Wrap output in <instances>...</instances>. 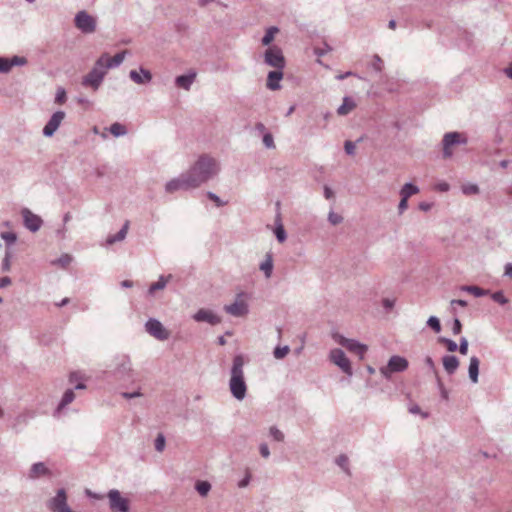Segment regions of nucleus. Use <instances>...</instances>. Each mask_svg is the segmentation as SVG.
<instances>
[{
	"instance_id": "nucleus-53",
	"label": "nucleus",
	"mask_w": 512,
	"mask_h": 512,
	"mask_svg": "<svg viewBox=\"0 0 512 512\" xmlns=\"http://www.w3.org/2000/svg\"><path fill=\"white\" fill-rule=\"evenodd\" d=\"M468 347H469V343H468V340L465 338V337H462L460 339V344L458 346V349L459 352L462 354V355H466L468 353Z\"/></svg>"
},
{
	"instance_id": "nucleus-11",
	"label": "nucleus",
	"mask_w": 512,
	"mask_h": 512,
	"mask_svg": "<svg viewBox=\"0 0 512 512\" xmlns=\"http://www.w3.org/2000/svg\"><path fill=\"white\" fill-rule=\"evenodd\" d=\"M329 359L333 364L338 366L343 373L347 374L348 376L353 375L351 362L346 357L343 350L338 348L331 350L329 354Z\"/></svg>"
},
{
	"instance_id": "nucleus-2",
	"label": "nucleus",
	"mask_w": 512,
	"mask_h": 512,
	"mask_svg": "<svg viewBox=\"0 0 512 512\" xmlns=\"http://www.w3.org/2000/svg\"><path fill=\"white\" fill-rule=\"evenodd\" d=\"M244 365L245 359L243 355L239 354L234 356L230 371L231 377L229 380V389L232 396L240 401L246 397L247 393V385L244 379L243 370Z\"/></svg>"
},
{
	"instance_id": "nucleus-36",
	"label": "nucleus",
	"mask_w": 512,
	"mask_h": 512,
	"mask_svg": "<svg viewBox=\"0 0 512 512\" xmlns=\"http://www.w3.org/2000/svg\"><path fill=\"white\" fill-rule=\"evenodd\" d=\"M195 489L201 496L205 497L211 490V484L208 481H197Z\"/></svg>"
},
{
	"instance_id": "nucleus-28",
	"label": "nucleus",
	"mask_w": 512,
	"mask_h": 512,
	"mask_svg": "<svg viewBox=\"0 0 512 512\" xmlns=\"http://www.w3.org/2000/svg\"><path fill=\"white\" fill-rule=\"evenodd\" d=\"M259 269L263 271L266 278H270L273 271V257L271 253H267L265 260L260 264Z\"/></svg>"
},
{
	"instance_id": "nucleus-42",
	"label": "nucleus",
	"mask_w": 512,
	"mask_h": 512,
	"mask_svg": "<svg viewBox=\"0 0 512 512\" xmlns=\"http://www.w3.org/2000/svg\"><path fill=\"white\" fill-rule=\"evenodd\" d=\"M11 257H12L11 250L10 249H6L5 256H4L3 261H2V271L3 272L10 271V268H11Z\"/></svg>"
},
{
	"instance_id": "nucleus-49",
	"label": "nucleus",
	"mask_w": 512,
	"mask_h": 512,
	"mask_svg": "<svg viewBox=\"0 0 512 512\" xmlns=\"http://www.w3.org/2000/svg\"><path fill=\"white\" fill-rule=\"evenodd\" d=\"M437 387L439 389V392H440V395H441V398L445 401H447L449 399V392L448 390L445 388L442 380L440 379L439 376H437Z\"/></svg>"
},
{
	"instance_id": "nucleus-31",
	"label": "nucleus",
	"mask_w": 512,
	"mask_h": 512,
	"mask_svg": "<svg viewBox=\"0 0 512 512\" xmlns=\"http://www.w3.org/2000/svg\"><path fill=\"white\" fill-rule=\"evenodd\" d=\"M460 290L468 292V293L474 295L475 297H482L489 293L488 290L482 289V288H480L478 286H474V285H463L460 287Z\"/></svg>"
},
{
	"instance_id": "nucleus-8",
	"label": "nucleus",
	"mask_w": 512,
	"mask_h": 512,
	"mask_svg": "<svg viewBox=\"0 0 512 512\" xmlns=\"http://www.w3.org/2000/svg\"><path fill=\"white\" fill-rule=\"evenodd\" d=\"M408 361L401 356H392L387 365L380 368V373L386 379H390L392 373L403 372L408 368Z\"/></svg>"
},
{
	"instance_id": "nucleus-48",
	"label": "nucleus",
	"mask_w": 512,
	"mask_h": 512,
	"mask_svg": "<svg viewBox=\"0 0 512 512\" xmlns=\"http://www.w3.org/2000/svg\"><path fill=\"white\" fill-rule=\"evenodd\" d=\"M270 436L278 442H282L284 440V434L277 427L272 426L269 430Z\"/></svg>"
},
{
	"instance_id": "nucleus-21",
	"label": "nucleus",
	"mask_w": 512,
	"mask_h": 512,
	"mask_svg": "<svg viewBox=\"0 0 512 512\" xmlns=\"http://www.w3.org/2000/svg\"><path fill=\"white\" fill-rule=\"evenodd\" d=\"M283 79V70L275 69L268 73L266 86L272 91L279 90L281 88L280 81Z\"/></svg>"
},
{
	"instance_id": "nucleus-9",
	"label": "nucleus",
	"mask_w": 512,
	"mask_h": 512,
	"mask_svg": "<svg viewBox=\"0 0 512 512\" xmlns=\"http://www.w3.org/2000/svg\"><path fill=\"white\" fill-rule=\"evenodd\" d=\"M145 331L157 340L165 341L170 337V332L155 318H149L145 323Z\"/></svg>"
},
{
	"instance_id": "nucleus-58",
	"label": "nucleus",
	"mask_w": 512,
	"mask_h": 512,
	"mask_svg": "<svg viewBox=\"0 0 512 512\" xmlns=\"http://www.w3.org/2000/svg\"><path fill=\"white\" fill-rule=\"evenodd\" d=\"M461 331H462V324L458 318H455L453 321L452 333L454 335H458L461 333Z\"/></svg>"
},
{
	"instance_id": "nucleus-19",
	"label": "nucleus",
	"mask_w": 512,
	"mask_h": 512,
	"mask_svg": "<svg viewBox=\"0 0 512 512\" xmlns=\"http://www.w3.org/2000/svg\"><path fill=\"white\" fill-rule=\"evenodd\" d=\"M129 77L134 83L138 85L148 84L152 80L151 72L142 67L139 70H131L129 72Z\"/></svg>"
},
{
	"instance_id": "nucleus-6",
	"label": "nucleus",
	"mask_w": 512,
	"mask_h": 512,
	"mask_svg": "<svg viewBox=\"0 0 512 512\" xmlns=\"http://www.w3.org/2000/svg\"><path fill=\"white\" fill-rule=\"evenodd\" d=\"M74 25L84 34H91L96 31V19L87 11L81 10L74 17Z\"/></svg>"
},
{
	"instance_id": "nucleus-44",
	"label": "nucleus",
	"mask_w": 512,
	"mask_h": 512,
	"mask_svg": "<svg viewBox=\"0 0 512 512\" xmlns=\"http://www.w3.org/2000/svg\"><path fill=\"white\" fill-rule=\"evenodd\" d=\"M67 100L66 90L63 87H58L55 95V103L56 104H63Z\"/></svg>"
},
{
	"instance_id": "nucleus-60",
	"label": "nucleus",
	"mask_w": 512,
	"mask_h": 512,
	"mask_svg": "<svg viewBox=\"0 0 512 512\" xmlns=\"http://www.w3.org/2000/svg\"><path fill=\"white\" fill-rule=\"evenodd\" d=\"M408 208V199L401 196V200L398 204V212L402 214Z\"/></svg>"
},
{
	"instance_id": "nucleus-41",
	"label": "nucleus",
	"mask_w": 512,
	"mask_h": 512,
	"mask_svg": "<svg viewBox=\"0 0 512 512\" xmlns=\"http://www.w3.org/2000/svg\"><path fill=\"white\" fill-rule=\"evenodd\" d=\"M274 233H275L277 240L280 243H283L287 238L286 231L281 223L277 224V226L275 227Z\"/></svg>"
},
{
	"instance_id": "nucleus-50",
	"label": "nucleus",
	"mask_w": 512,
	"mask_h": 512,
	"mask_svg": "<svg viewBox=\"0 0 512 512\" xmlns=\"http://www.w3.org/2000/svg\"><path fill=\"white\" fill-rule=\"evenodd\" d=\"M491 298L501 305H504L508 302V299L505 297L502 291H496L492 293Z\"/></svg>"
},
{
	"instance_id": "nucleus-27",
	"label": "nucleus",
	"mask_w": 512,
	"mask_h": 512,
	"mask_svg": "<svg viewBox=\"0 0 512 512\" xmlns=\"http://www.w3.org/2000/svg\"><path fill=\"white\" fill-rule=\"evenodd\" d=\"M355 107H356L355 101L351 97L345 96L343 98V103L337 109V113L339 115L344 116V115L349 114Z\"/></svg>"
},
{
	"instance_id": "nucleus-22",
	"label": "nucleus",
	"mask_w": 512,
	"mask_h": 512,
	"mask_svg": "<svg viewBox=\"0 0 512 512\" xmlns=\"http://www.w3.org/2000/svg\"><path fill=\"white\" fill-rule=\"evenodd\" d=\"M224 310L235 317H241L248 313V306L244 301H235L232 304L226 305Z\"/></svg>"
},
{
	"instance_id": "nucleus-23",
	"label": "nucleus",
	"mask_w": 512,
	"mask_h": 512,
	"mask_svg": "<svg viewBox=\"0 0 512 512\" xmlns=\"http://www.w3.org/2000/svg\"><path fill=\"white\" fill-rule=\"evenodd\" d=\"M444 370L448 375H453L459 368V359L454 355H445L442 358Z\"/></svg>"
},
{
	"instance_id": "nucleus-46",
	"label": "nucleus",
	"mask_w": 512,
	"mask_h": 512,
	"mask_svg": "<svg viewBox=\"0 0 512 512\" xmlns=\"http://www.w3.org/2000/svg\"><path fill=\"white\" fill-rule=\"evenodd\" d=\"M289 351V346H278L274 349L273 355L276 359H283L289 353Z\"/></svg>"
},
{
	"instance_id": "nucleus-43",
	"label": "nucleus",
	"mask_w": 512,
	"mask_h": 512,
	"mask_svg": "<svg viewBox=\"0 0 512 512\" xmlns=\"http://www.w3.org/2000/svg\"><path fill=\"white\" fill-rule=\"evenodd\" d=\"M262 141H263V145L267 149H274L276 147L275 142H274V137L270 132H265V134L262 137Z\"/></svg>"
},
{
	"instance_id": "nucleus-14",
	"label": "nucleus",
	"mask_w": 512,
	"mask_h": 512,
	"mask_svg": "<svg viewBox=\"0 0 512 512\" xmlns=\"http://www.w3.org/2000/svg\"><path fill=\"white\" fill-rule=\"evenodd\" d=\"M127 53L128 51L124 50L122 52L117 53L112 58H110L107 53H104L97 59V65L101 66V69L106 70L116 68L122 64Z\"/></svg>"
},
{
	"instance_id": "nucleus-12",
	"label": "nucleus",
	"mask_w": 512,
	"mask_h": 512,
	"mask_svg": "<svg viewBox=\"0 0 512 512\" xmlns=\"http://www.w3.org/2000/svg\"><path fill=\"white\" fill-rule=\"evenodd\" d=\"M467 138L462 137L461 133L459 132H448L444 134L442 139L443 144V157L444 158H450L453 155L452 150L450 149L451 146L456 144H466Z\"/></svg>"
},
{
	"instance_id": "nucleus-24",
	"label": "nucleus",
	"mask_w": 512,
	"mask_h": 512,
	"mask_svg": "<svg viewBox=\"0 0 512 512\" xmlns=\"http://www.w3.org/2000/svg\"><path fill=\"white\" fill-rule=\"evenodd\" d=\"M479 366H480L479 358L476 356H472L469 361L468 375H469V379L474 384L478 383Z\"/></svg>"
},
{
	"instance_id": "nucleus-4",
	"label": "nucleus",
	"mask_w": 512,
	"mask_h": 512,
	"mask_svg": "<svg viewBox=\"0 0 512 512\" xmlns=\"http://www.w3.org/2000/svg\"><path fill=\"white\" fill-rule=\"evenodd\" d=\"M332 338L339 345L347 348L350 352H353L356 355H358L360 359L364 358V356L368 350V347L365 344H362L354 339L345 338L343 335H341L337 332L332 333Z\"/></svg>"
},
{
	"instance_id": "nucleus-25",
	"label": "nucleus",
	"mask_w": 512,
	"mask_h": 512,
	"mask_svg": "<svg viewBox=\"0 0 512 512\" xmlns=\"http://www.w3.org/2000/svg\"><path fill=\"white\" fill-rule=\"evenodd\" d=\"M195 77H196L195 72H190L188 74L179 75L175 79V84L182 89L189 90L195 80Z\"/></svg>"
},
{
	"instance_id": "nucleus-26",
	"label": "nucleus",
	"mask_w": 512,
	"mask_h": 512,
	"mask_svg": "<svg viewBox=\"0 0 512 512\" xmlns=\"http://www.w3.org/2000/svg\"><path fill=\"white\" fill-rule=\"evenodd\" d=\"M129 228V222L126 221L122 228L114 235H109L107 237L106 243L107 245H113L116 242L123 241L126 238L127 232Z\"/></svg>"
},
{
	"instance_id": "nucleus-13",
	"label": "nucleus",
	"mask_w": 512,
	"mask_h": 512,
	"mask_svg": "<svg viewBox=\"0 0 512 512\" xmlns=\"http://www.w3.org/2000/svg\"><path fill=\"white\" fill-rule=\"evenodd\" d=\"M108 499L110 503V509L116 512H128L129 501L128 499L121 496V493L112 489L108 492Z\"/></svg>"
},
{
	"instance_id": "nucleus-37",
	"label": "nucleus",
	"mask_w": 512,
	"mask_h": 512,
	"mask_svg": "<svg viewBox=\"0 0 512 512\" xmlns=\"http://www.w3.org/2000/svg\"><path fill=\"white\" fill-rule=\"evenodd\" d=\"M0 237L5 241L7 249L14 245L17 241V235L14 232H2Z\"/></svg>"
},
{
	"instance_id": "nucleus-39",
	"label": "nucleus",
	"mask_w": 512,
	"mask_h": 512,
	"mask_svg": "<svg viewBox=\"0 0 512 512\" xmlns=\"http://www.w3.org/2000/svg\"><path fill=\"white\" fill-rule=\"evenodd\" d=\"M438 342L444 344L449 352H455L458 349L457 343L449 338L439 337Z\"/></svg>"
},
{
	"instance_id": "nucleus-18",
	"label": "nucleus",
	"mask_w": 512,
	"mask_h": 512,
	"mask_svg": "<svg viewBox=\"0 0 512 512\" xmlns=\"http://www.w3.org/2000/svg\"><path fill=\"white\" fill-rule=\"evenodd\" d=\"M197 322H207L211 325H217L221 322V318L207 309H199L193 316Z\"/></svg>"
},
{
	"instance_id": "nucleus-64",
	"label": "nucleus",
	"mask_w": 512,
	"mask_h": 512,
	"mask_svg": "<svg viewBox=\"0 0 512 512\" xmlns=\"http://www.w3.org/2000/svg\"><path fill=\"white\" fill-rule=\"evenodd\" d=\"M505 275L509 278L512 279V264L511 263H507L505 265Z\"/></svg>"
},
{
	"instance_id": "nucleus-34",
	"label": "nucleus",
	"mask_w": 512,
	"mask_h": 512,
	"mask_svg": "<svg viewBox=\"0 0 512 512\" xmlns=\"http://www.w3.org/2000/svg\"><path fill=\"white\" fill-rule=\"evenodd\" d=\"M109 131L115 137H120V136H124L127 134L126 127L123 124L118 123V122L113 123L109 127Z\"/></svg>"
},
{
	"instance_id": "nucleus-20",
	"label": "nucleus",
	"mask_w": 512,
	"mask_h": 512,
	"mask_svg": "<svg viewBox=\"0 0 512 512\" xmlns=\"http://www.w3.org/2000/svg\"><path fill=\"white\" fill-rule=\"evenodd\" d=\"M51 470L45 465L44 462H37L32 464L27 474L28 479L36 480L44 476H50Z\"/></svg>"
},
{
	"instance_id": "nucleus-1",
	"label": "nucleus",
	"mask_w": 512,
	"mask_h": 512,
	"mask_svg": "<svg viewBox=\"0 0 512 512\" xmlns=\"http://www.w3.org/2000/svg\"><path fill=\"white\" fill-rule=\"evenodd\" d=\"M218 171L219 167L217 161L208 155H202L190 169L186 171V174L193 187L196 189L216 176Z\"/></svg>"
},
{
	"instance_id": "nucleus-62",
	"label": "nucleus",
	"mask_w": 512,
	"mask_h": 512,
	"mask_svg": "<svg viewBox=\"0 0 512 512\" xmlns=\"http://www.w3.org/2000/svg\"><path fill=\"white\" fill-rule=\"evenodd\" d=\"M11 283H12V280L10 277H8V276L0 277V288H5V287L11 285Z\"/></svg>"
},
{
	"instance_id": "nucleus-29",
	"label": "nucleus",
	"mask_w": 512,
	"mask_h": 512,
	"mask_svg": "<svg viewBox=\"0 0 512 512\" xmlns=\"http://www.w3.org/2000/svg\"><path fill=\"white\" fill-rule=\"evenodd\" d=\"M74 399H75L74 390L73 389H67L64 392V394L62 396V399H61L60 403L57 406L56 412H59L60 410L65 408L67 405L72 403L74 401Z\"/></svg>"
},
{
	"instance_id": "nucleus-47",
	"label": "nucleus",
	"mask_w": 512,
	"mask_h": 512,
	"mask_svg": "<svg viewBox=\"0 0 512 512\" xmlns=\"http://www.w3.org/2000/svg\"><path fill=\"white\" fill-rule=\"evenodd\" d=\"M462 192L465 195H475L479 193V187L476 184H465L462 186Z\"/></svg>"
},
{
	"instance_id": "nucleus-3",
	"label": "nucleus",
	"mask_w": 512,
	"mask_h": 512,
	"mask_svg": "<svg viewBox=\"0 0 512 512\" xmlns=\"http://www.w3.org/2000/svg\"><path fill=\"white\" fill-rule=\"evenodd\" d=\"M112 375L117 381L123 383H135L138 380V373L132 368L131 359L127 355H121L116 358Z\"/></svg>"
},
{
	"instance_id": "nucleus-38",
	"label": "nucleus",
	"mask_w": 512,
	"mask_h": 512,
	"mask_svg": "<svg viewBox=\"0 0 512 512\" xmlns=\"http://www.w3.org/2000/svg\"><path fill=\"white\" fill-rule=\"evenodd\" d=\"M73 258L69 254H62L58 259L54 260L52 262L53 265H59L63 268L67 267L71 262Z\"/></svg>"
},
{
	"instance_id": "nucleus-33",
	"label": "nucleus",
	"mask_w": 512,
	"mask_h": 512,
	"mask_svg": "<svg viewBox=\"0 0 512 512\" xmlns=\"http://www.w3.org/2000/svg\"><path fill=\"white\" fill-rule=\"evenodd\" d=\"M171 277H172L171 275H169L167 278L164 277V276H160L157 282H155V283L150 285L149 293L153 294L157 290L164 289L166 287V285H167L168 280Z\"/></svg>"
},
{
	"instance_id": "nucleus-7",
	"label": "nucleus",
	"mask_w": 512,
	"mask_h": 512,
	"mask_svg": "<svg viewBox=\"0 0 512 512\" xmlns=\"http://www.w3.org/2000/svg\"><path fill=\"white\" fill-rule=\"evenodd\" d=\"M106 73L107 70L101 69V66H98L96 61L91 71L83 77L82 85L85 87H91L94 91H96L101 86Z\"/></svg>"
},
{
	"instance_id": "nucleus-52",
	"label": "nucleus",
	"mask_w": 512,
	"mask_h": 512,
	"mask_svg": "<svg viewBox=\"0 0 512 512\" xmlns=\"http://www.w3.org/2000/svg\"><path fill=\"white\" fill-rule=\"evenodd\" d=\"M356 144L353 141L346 140L344 143V150L347 155L353 156L355 154Z\"/></svg>"
},
{
	"instance_id": "nucleus-16",
	"label": "nucleus",
	"mask_w": 512,
	"mask_h": 512,
	"mask_svg": "<svg viewBox=\"0 0 512 512\" xmlns=\"http://www.w3.org/2000/svg\"><path fill=\"white\" fill-rule=\"evenodd\" d=\"M66 114L64 111L59 110L52 114L48 122L43 128V135L45 137H52L54 133L57 131L62 121L64 120Z\"/></svg>"
},
{
	"instance_id": "nucleus-15",
	"label": "nucleus",
	"mask_w": 512,
	"mask_h": 512,
	"mask_svg": "<svg viewBox=\"0 0 512 512\" xmlns=\"http://www.w3.org/2000/svg\"><path fill=\"white\" fill-rule=\"evenodd\" d=\"M21 215L23 217V223L24 226L31 232H37L42 224L43 221L40 216L34 214L30 209L23 208L21 210Z\"/></svg>"
},
{
	"instance_id": "nucleus-59",
	"label": "nucleus",
	"mask_w": 512,
	"mask_h": 512,
	"mask_svg": "<svg viewBox=\"0 0 512 512\" xmlns=\"http://www.w3.org/2000/svg\"><path fill=\"white\" fill-rule=\"evenodd\" d=\"M259 452L262 457L268 458L270 456V450L266 443H261L259 446Z\"/></svg>"
},
{
	"instance_id": "nucleus-55",
	"label": "nucleus",
	"mask_w": 512,
	"mask_h": 512,
	"mask_svg": "<svg viewBox=\"0 0 512 512\" xmlns=\"http://www.w3.org/2000/svg\"><path fill=\"white\" fill-rule=\"evenodd\" d=\"M121 396L125 399H132L143 396L142 392L140 391V388L133 392H122Z\"/></svg>"
},
{
	"instance_id": "nucleus-17",
	"label": "nucleus",
	"mask_w": 512,
	"mask_h": 512,
	"mask_svg": "<svg viewBox=\"0 0 512 512\" xmlns=\"http://www.w3.org/2000/svg\"><path fill=\"white\" fill-rule=\"evenodd\" d=\"M26 64L27 59L23 56L0 57V73H9L13 66H24Z\"/></svg>"
},
{
	"instance_id": "nucleus-40",
	"label": "nucleus",
	"mask_w": 512,
	"mask_h": 512,
	"mask_svg": "<svg viewBox=\"0 0 512 512\" xmlns=\"http://www.w3.org/2000/svg\"><path fill=\"white\" fill-rule=\"evenodd\" d=\"M427 326L430 327L436 333L441 331L440 320L436 316H430L427 320Z\"/></svg>"
},
{
	"instance_id": "nucleus-57",
	"label": "nucleus",
	"mask_w": 512,
	"mask_h": 512,
	"mask_svg": "<svg viewBox=\"0 0 512 512\" xmlns=\"http://www.w3.org/2000/svg\"><path fill=\"white\" fill-rule=\"evenodd\" d=\"M426 366L435 374V376H438V372L435 366V362L430 356H426L424 360Z\"/></svg>"
},
{
	"instance_id": "nucleus-51",
	"label": "nucleus",
	"mask_w": 512,
	"mask_h": 512,
	"mask_svg": "<svg viewBox=\"0 0 512 512\" xmlns=\"http://www.w3.org/2000/svg\"><path fill=\"white\" fill-rule=\"evenodd\" d=\"M328 221L332 225H338L343 221V217L340 214H337L331 210L328 214Z\"/></svg>"
},
{
	"instance_id": "nucleus-45",
	"label": "nucleus",
	"mask_w": 512,
	"mask_h": 512,
	"mask_svg": "<svg viewBox=\"0 0 512 512\" xmlns=\"http://www.w3.org/2000/svg\"><path fill=\"white\" fill-rule=\"evenodd\" d=\"M371 67L372 69H374L376 72H382L383 68H384V63H383V60L381 59V57L377 54H375L373 56V61L371 62Z\"/></svg>"
},
{
	"instance_id": "nucleus-63",
	"label": "nucleus",
	"mask_w": 512,
	"mask_h": 512,
	"mask_svg": "<svg viewBox=\"0 0 512 512\" xmlns=\"http://www.w3.org/2000/svg\"><path fill=\"white\" fill-rule=\"evenodd\" d=\"M503 72L508 78L512 80V62L504 68Z\"/></svg>"
},
{
	"instance_id": "nucleus-32",
	"label": "nucleus",
	"mask_w": 512,
	"mask_h": 512,
	"mask_svg": "<svg viewBox=\"0 0 512 512\" xmlns=\"http://www.w3.org/2000/svg\"><path fill=\"white\" fill-rule=\"evenodd\" d=\"M419 192V188L412 184V183H406L403 185V187L400 190V196H403L407 199H409L411 196L417 194Z\"/></svg>"
},
{
	"instance_id": "nucleus-61",
	"label": "nucleus",
	"mask_w": 512,
	"mask_h": 512,
	"mask_svg": "<svg viewBox=\"0 0 512 512\" xmlns=\"http://www.w3.org/2000/svg\"><path fill=\"white\" fill-rule=\"evenodd\" d=\"M254 130L258 132L259 134L264 135L265 132H269L266 128V126L262 122H257L254 125Z\"/></svg>"
},
{
	"instance_id": "nucleus-54",
	"label": "nucleus",
	"mask_w": 512,
	"mask_h": 512,
	"mask_svg": "<svg viewBox=\"0 0 512 512\" xmlns=\"http://www.w3.org/2000/svg\"><path fill=\"white\" fill-rule=\"evenodd\" d=\"M207 197L213 201L217 207H222L226 204V202L222 201L219 196H217L215 193L213 192H207Z\"/></svg>"
},
{
	"instance_id": "nucleus-30",
	"label": "nucleus",
	"mask_w": 512,
	"mask_h": 512,
	"mask_svg": "<svg viewBox=\"0 0 512 512\" xmlns=\"http://www.w3.org/2000/svg\"><path fill=\"white\" fill-rule=\"evenodd\" d=\"M279 32V28L276 26H271L266 29L265 35L261 39V43L264 46H270L272 41L275 38V35Z\"/></svg>"
},
{
	"instance_id": "nucleus-10",
	"label": "nucleus",
	"mask_w": 512,
	"mask_h": 512,
	"mask_svg": "<svg viewBox=\"0 0 512 512\" xmlns=\"http://www.w3.org/2000/svg\"><path fill=\"white\" fill-rule=\"evenodd\" d=\"M195 189L188 178L186 172L181 173L178 177L169 180L165 185V191L169 194L175 193L176 191H188Z\"/></svg>"
},
{
	"instance_id": "nucleus-35",
	"label": "nucleus",
	"mask_w": 512,
	"mask_h": 512,
	"mask_svg": "<svg viewBox=\"0 0 512 512\" xmlns=\"http://www.w3.org/2000/svg\"><path fill=\"white\" fill-rule=\"evenodd\" d=\"M336 464L348 475H351L349 468V459L345 454L339 455L336 460Z\"/></svg>"
},
{
	"instance_id": "nucleus-56",
	"label": "nucleus",
	"mask_w": 512,
	"mask_h": 512,
	"mask_svg": "<svg viewBox=\"0 0 512 512\" xmlns=\"http://www.w3.org/2000/svg\"><path fill=\"white\" fill-rule=\"evenodd\" d=\"M165 447V438L162 434H159L155 440V449L161 452Z\"/></svg>"
},
{
	"instance_id": "nucleus-5",
	"label": "nucleus",
	"mask_w": 512,
	"mask_h": 512,
	"mask_svg": "<svg viewBox=\"0 0 512 512\" xmlns=\"http://www.w3.org/2000/svg\"><path fill=\"white\" fill-rule=\"evenodd\" d=\"M264 63L274 69L283 70L286 66V60L280 47L269 46L264 52Z\"/></svg>"
}]
</instances>
